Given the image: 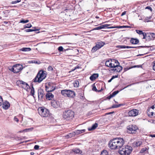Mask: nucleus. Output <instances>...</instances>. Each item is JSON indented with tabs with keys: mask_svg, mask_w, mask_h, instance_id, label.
I'll return each instance as SVG.
<instances>
[{
	"mask_svg": "<svg viewBox=\"0 0 155 155\" xmlns=\"http://www.w3.org/2000/svg\"><path fill=\"white\" fill-rule=\"evenodd\" d=\"M105 64L106 66L109 67L111 71L114 72H120L123 69L118 61L115 59L108 60L106 61Z\"/></svg>",
	"mask_w": 155,
	"mask_h": 155,
	"instance_id": "obj_1",
	"label": "nucleus"
},
{
	"mask_svg": "<svg viewBox=\"0 0 155 155\" xmlns=\"http://www.w3.org/2000/svg\"><path fill=\"white\" fill-rule=\"evenodd\" d=\"M124 141L123 138H116L111 140L109 143V147L111 149H119L124 145Z\"/></svg>",
	"mask_w": 155,
	"mask_h": 155,
	"instance_id": "obj_2",
	"label": "nucleus"
},
{
	"mask_svg": "<svg viewBox=\"0 0 155 155\" xmlns=\"http://www.w3.org/2000/svg\"><path fill=\"white\" fill-rule=\"evenodd\" d=\"M45 72L42 70L39 71L37 74L35 78L33 80V82L40 83L47 76Z\"/></svg>",
	"mask_w": 155,
	"mask_h": 155,
	"instance_id": "obj_3",
	"label": "nucleus"
},
{
	"mask_svg": "<svg viewBox=\"0 0 155 155\" xmlns=\"http://www.w3.org/2000/svg\"><path fill=\"white\" fill-rule=\"evenodd\" d=\"M74 115V112L71 110H65L63 113L62 117L64 119L67 120H72Z\"/></svg>",
	"mask_w": 155,
	"mask_h": 155,
	"instance_id": "obj_4",
	"label": "nucleus"
},
{
	"mask_svg": "<svg viewBox=\"0 0 155 155\" xmlns=\"http://www.w3.org/2000/svg\"><path fill=\"white\" fill-rule=\"evenodd\" d=\"M38 110L39 114L41 117H48L50 116L49 110L44 107H39Z\"/></svg>",
	"mask_w": 155,
	"mask_h": 155,
	"instance_id": "obj_5",
	"label": "nucleus"
},
{
	"mask_svg": "<svg viewBox=\"0 0 155 155\" xmlns=\"http://www.w3.org/2000/svg\"><path fill=\"white\" fill-rule=\"evenodd\" d=\"M61 93L64 97L69 98H74L76 95L75 92L70 90H61Z\"/></svg>",
	"mask_w": 155,
	"mask_h": 155,
	"instance_id": "obj_6",
	"label": "nucleus"
},
{
	"mask_svg": "<svg viewBox=\"0 0 155 155\" xmlns=\"http://www.w3.org/2000/svg\"><path fill=\"white\" fill-rule=\"evenodd\" d=\"M132 151V148L129 145L123 146L121 150L119 151V153L122 155H129Z\"/></svg>",
	"mask_w": 155,
	"mask_h": 155,
	"instance_id": "obj_7",
	"label": "nucleus"
},
{
	"mask_svg": "<svg viewBox=\"0 0 155 155\" xmlns=\"http://www.w3.org/2000/svg\"><path fill=\"white\" fill-rule=\"evenodd\" d=\"M128 132L130 134H135L138 130V127L135 125L131 124L127 127Z\"/></svg>",
	"mask_w": 155,
	"mask_h": 155,
	"instance_id": "obj_8",
	"label": "nucleus"
},
{
	"mask_svg": "<svg viewBox=\"0 0 155 155\" xmlns=\"http://www.w3.org/2000/svg\"><path fill=\"white\" fill-rule=\"evenodd\" d=\"M23 68L22 65L18 64L14 65L10 70L14 73H17L20 72Z\"/></svg>",
	"mask_w": 155,
	"mask_h": 155,
	"instance_id": "obj_9",
	"label": "nucleus"
},
{
	"mask_svg": "<svg viewBox=\"0 0 155 155\" xmlns=\"http://www.w3.org/2000/svg\"><path fill=\"white\" fill-rule=\"evenodd\" d=\"M105 44L104 42L102 41L97 42L96 43L95 46L92 48L91 50V52L92 53L95 52L97 50L103 47Z\"/></svg>",
	"mask_w": 155,
	"mask_h": 155,
	"instance_id": "obj_10",
	"label": "nucleus"
},
{
	"mask_svg": "<svg viewBox=\"0 0 155 155\" xmlns=\"http://www.w3.org/2000/svg\"><path fill=\"white\" fill-rule=\"evenodd\" d=\"M46 91L48 92L54 91L55 89V86L53 83L49 82L45 86Z\"/></svg>",
	"mask_w": 155,
	"mask_h": 155,
	"instance_id": "obj_11",
	"label": "nucleus"
},
{
	"mask_svg": "<svg viewBox=\"0 0 155 155\" xmlns=\"http://www.w3.org/2000/svg\"><path fill=\"white\" fill-rule=\"evenodd\" d=\"M155 38V34L154 33H146V35L145 36L144 39H146V41H148L153 40Z\"/></svg>",
	"mask_w": 155,
	"mask_h": 155,
	"instance_id": "obj_12",
	"label": "nucleus"
},
{
	"mask_svg": "<svg viewBox=\"0 0 155 155\" xmlns=\"http://www.w3.org/2000/svg\"><path fill=\"white\" fill-rule=\"evenodd\" d=\"M139 113V110L137 109H133L130 110L128 112V116L130 117H135Z\"/></svg>",
	"mask_w": 155,
	"mask_h": 155,
	"instance_id": "obj_13",
	"label": "nucleus"
},
{
	"mask_svg": "<svg viewBox=\"0 0 155 155\" xmlns=\"http://www.w3.org/2000/svg\"><path fill=\"white\" fill-rule=\"evenodd\" d=\"M82 153L79 149L75 148L72 149L70 152V155H74L75 154H79Z\"/></svg>",
	"mask_w": 155,
	"mask_h": 155,
	"instance_id": "obj_14",
	"label": "nucleus"
},
{
	"mask_svg": "<svg viewBox=\"0 0 155 155\" xmlns=\"http://www.w3.org/2000/svg\"><path fill=\"white\" fill-rule=\"evenodd\" d=\"M17 83L18 84H22V87L23 88L26 89L28 88V87H29L28 84L25 82L23 81H22L19 80L17 81Z\"/></svg>",
	"mask_w": 155,
	"mask_h": 155,
	"instance_id": "obj_15",
	"label": "nucleus"
},
{
	"mask_svg": "<svg viewBox=\"0 0 155 155\" xmlns=\"http://www.w3.org/2000/svg\"><path fill=\"white\" fill-rule=\"evenodd\" d=\"M44 95V91L42 89H40L38 90V95L39 99H42Z\"/></svg>",
	"mask_w": 155,
	"mask_h": 155,
	"instance_id": "obj_16",
	"label": "nucleus"
},
{
	"mask_svg": "<svg viewBox=\"0 0 155 155\" xmlns=\"http://www.w3.org/2000/svg\"><path fill=\"white\" fill-rule=\"evenodd\" d=\"M10 106L9 103L7 101H5L2 104V107L5 110H7L9 108Z\"/></svg>",
	"mask_w": 155,
	"mask_h": 155,
	"instance_id": "obj_17",
	"label": "nucleus"
},
{
	"mask_svg": "<svg viewBox=\"0 0 155 155\" xmlns=\"http://www.w3.org/2000/svg\"><path fill=\"white\" fill-rule=\"evenodd\" d=\"M142 47V46H140ZM117 48H139L140 47H131L129 46H126L125 45H118L116 46Z\"/></svg>",
	"mask_w": 155,
	"mask_h": 155,
	"instance_id": "obj_18",
	"label": "nucleus"
},
{
	"mask_svg": "<svg viewBox=\"0 0 155 155\" xmlns=\"http://www.w3.org/2000/svg\"><path fill=\"white\" fill-rule=\"evenodd\" d=\"M54 97V95L51 93L48 92L46 95V99L48 100H51Z\"/></svg>",
	"mask_w": 155,
	"mask_h": 155,
	"instance_id": "obj_19",
	"label": "nucleus"
},
{
	"mask_svg": "<svg viewBox=\"0 0 155 155\" xmlns=\"http://www.w3.org/2000/svg\"><path fill=\"white\" fill-rule=\"evenodd\" d=\"M149 148L148 146H147L141 149L140 152V153H148V150Z\"/></svg>",
	"mask_w": 155,
	"mask_h": 155,
	"instance_id": "obj_20",
	"label": "nucleus"
},
{
	"mask_svg": "<svg viewBox=\"0 0 155 155\" xmlns=\"http://www.w3.org/2000/svg\"><path fill=\"white\" fill-rule=\"evenodd\" d=\"M99 74H94L90 77V79L91 81H94L97 78Z\"/></svg>",
	"mask_w": 155,
	"mask_h": 155,
	"instance_id": "obj_21",
	"label": "nucleus"
},
{
	"mask_svg": "<svg viewBox=\"0 0 155 155\" xmlns=\"http://www.w3.org/2000/svg\"><path fill=\"white\" fill-rule=\"evenodd\" d=\"M147 113L149 117H151L153 115L154 113L150 108H149L147 110Z\"/></svg>",
	"mask_w": 155,
	"mask_h": 155,
	"instance_id": "obj_22",
	"label": "nucleus"
},
{
	"mask_svg": "<svg viewBox=\"0 0 155 155\" xmlns=\"http://www.w3.org/2000/svg\"><path fill=\"white\" fill-rule=\"evenodd\" d=\"M136 31L137 33L139 34V35H143V39H145V36L146 35V33L143 32V31L140 30H136Z\"/></svg>",
	"mask_w": 155,
	"mask_h": 155,
	"instance_id": "obj_23",
	"label": "nucleus"
},
{
	"mask_svg": "<svg viewBox=\"0 0 155 155\" xmlns=\"http://www.w3.org/2000/svg\"><path fill=\"white\" fill-rule=\"evenodd\" d=\"M97 127V123H95L91 127H89L88 129L89 131L95 129Z\"/></svg>",
	"mask_w": 155,
	"mask_h": 155,
	"instance_id": "obj_24",
	"label": "nucleus"
},
{
	"mask_svg": "<svg viewBox=\"0 0 155 155\" xmlns=\"http://www.w3.org/2000/svg\"><path fill=\"white\" fill-rule=\"evenodd\" d=\"M130 42L133 44H137L139 42V41L137 39L132 38L130 40Z\"/></svg>",
	"mask_w": 155,
	"mask_h": 155,
	"instance_id": "obj_25",
	"label": "nucleus"
},
{
	"mask_svg": "<svg viewBox=\"0 0 155 155\" xmlns=\"http://www.w3.org/2000/svg\"><path fill=\"white\" fill-rule=\"evenodd\" d=\"M142 144V142L141 141H137L135 142L134 143V145L135 147H138L140 146Z\"/></svg>",
	"mask_w": 155,
	"mask_h": 155,
	"instance_id": "obj_26",
	"label": "nucleus"
},
{
	"mask_svg": "<svg viewBox=\"0 0 155 155\" xmlns=\"http://www.w3.org/2000/svg\"><path fill=\"white\" fill-rule=\"evenodd\" d=\"M75 134L74 132H72L69 133L68 134L65 136V137L67 139L71 138L74 136Z\"/></svg>",
	"mask_w": 155,
	"mask_h": 155,
	"instance_id": "obj_27",
	"label": "nucleus"
},
{
	"mask_svg": "<svg viewBox=\"0 0 155 155\" xmlns=\"http://www.w3.org/2000/svg\"><path fill=\"white\" fill-rule=\"evenodd\" d=\"M131 27L127 25H124L122 26H115V27H111L110 28H130Z\"/></svg>",
	"mask_w": 155,
	"mask_h": 155,
	"instance_id": "obj_28",
	"label": "nucleus"
},
{
	"mask_svg": "<svg viewBox=\"0 0 155 155\" xmlns=\"http://www.w3.org/2000/svg\"><path fill=\"white\" fill-rule=\"evenodd\" d=\"M51 105L54 107H57L58 106V104L54 100H52L51 102Z\"/></svg>",
	"mask_w": 155,
	"mask_h": 155,
	"instance_id": "obj_29",
	"label": "nucleus"
},
{
	"mask_svg": "<svg viewBox=\"0 0 155 155\" xmlns=\"http://www.w3.org/2000/svg\"><path fill=\"white\" fill-rule=\"evenodd\" d=\"M40 29H27L25 30V31L26 32H32L33 31H39Z\"/></svg>",
	"mask_w": 155,
	"mask_h": 155,
	"instance_id": "obj_30",
	"label": "nucleus"
},
{
	"mask_svg": "<svg viewBox=\"0 0 155 155\" xmlns=\"http://www.w3.org/2000/svg\"><path fill=\"white\" fill-rule=\"evenodd\" d=\"M136 67H138V65H137V66L135 65V66H133L131 67H127L126 68H124V72H125L132 68H136Z\"/></svg>",
	"mask_w": 155,
	"mask_h": 155,
	"instance_id": "obj_31",
	"label": "nucleus"
},
{
	"mask_svg": "<svg viewBox=\"0 0 155 155\" xmlns=\"http://www.w3.org/2000/svg\"><path fill=\"white\" fill-rule=\"evenodd\" d=\"M21 50L23 51H30L31 49L29 48H23L21 49Z\"/></svg>",
	"mask_w": 155,
	"mask_h": 155,
	"instance_id": "obj_32",
	"label": "nucleus"
},
{
	"mask_svg": "<svg viewBox=\"0 0 155 155\" xmlns=\"http://www.w3.org/2000/svg\"><path fill=\"white\" fill-rule=\"evenodd\" d=\"M124 105L123 104H120L118 105H114L112 106L110 108H116L118 107H120L121 106H122Z\"/></svg>",
	"mask_w": 155,
	"mask_h": 155,
	"instance_id": "obj_33",
	"label": "nucleus"
},
{
	"mask_svg": "<svg viewBox=\"0 0 155 155\" xmlns=\"http://www.w3.org/2000/svg\"><path fill=\"white\" fill-rule=\"evenodd\" d=\"M92 90H93V91H96V92H101L102 91L103 89H102V88H101V89L100 90H98L97 89L96 86L95 85H94L93 87Z\"/></svg>",
	"mask_w": 155,
	"mask_h": 155,
	"instance_id": "obj_34",
	"label": "nucleus"
},
{
	"mask_svg": "<svg viewBox=\"0 0 155 155\" xmlns=\"http://www.w3.org/2000/svg\"><path fill=\"white\" fill-rule=\"evenodd\" d=\"M74 86V87H78L79 85V82L77 80H75L73 83Z\"/></svg>",
	"mask_w": 155,
	"mask_h": 155,
	"instance_id": "obj_35",
	"label": "nucleus"
},
{
	"mask_svg": "<svg viewBox=\"0 0 155 155\" xmlns=\"http://www.w3.org/2000/svg\"><path fill=\"white\" fill-rule=\"evenodd\" d=\"M32 27V25L30 23H29L26 24L24 26V28H29Z\"/></svg>",
	"mask_w": 155,
	"mask_h": 155,
	"instance_id": "obj_36",
	"label": "nucleus"
},
{
	"mask_svg": "<svg viewBox=\"0 0 155 155\" xmlns=\"http://www.w3.org/2000/svg\"><path fill=\"white\" fill-rule=\"evenodd\" d=\"M30 93L31 95H32L33 97H34L35 90L33 86L31 88V89Z\"/></svg>",
	"mask_w": 155,
	"mask_h": 155,
	"instance_id": "obj_37",
	"label": "nucleus"
},
{
	"mask_svg": "<svg viewBox=\"0 0 155 155\" xmlns=\"http://www.w3.org/2000/svg\"><path fill=\"white\" fill-rule=\"evenodd\" d=\"M108 153L106 150H103L101 153V155H107Z\"/></svg>",
	"mask_w": 155,
	"mask_h": 155,
	"instance_id": "obj_38",
	"label": "nucleus"
},
{
	"mask_svg": "<svg viewBox=\"0 0 155 155\" xmlns=\"http://www.w3.org/2000/svg\"><path fill=\"white\" fill-rule=\"evenodd\" d=\"M110 25L107 24L102 25L103 28H110L111 27H109V26H110Z\"/></svg>",
	"mask_w": 155,
	"mask_h": 155,
	"instance_id": "obj_39",
	"label": "nucleus"
},
{
	"mask_svg": "<svg viewBox=\"0 0 155 155\" xmlns=\"http://www.w3.org/2000/svg\"><path fill=\"white\" fill-rule=\"evenodd\" d=\"M152 65L153 70L155 71V60L152 63Z\"/></svg>",
	"mask_w": 155,
	"mask_h": 155,
	"instance_id": "obj_40",
	"label": "nucleus"
},
{
	"mask_svg": "<svg viewBox=\"0 0 155 155\" xmlns=\"http://www.w3.org/2000/svg\"><path fill=\"white\" fill-rule=\"evenodd\" d=\"M29 20H21L20 21L21 23H26L29 22Z\"/></svg>",
	"mask_w": 155,
	"mask_h": 155,
	"instance_id": "obj_41",
	"label": "nucleus"
},
{
	"mask_svg": "<svg viewBox=\"0 0 155 155\" xmlns=\"http://www.w3.org/2000/svg\"><path fill=\"white\" fill-rule=\"evenodd\" d=\"M103 28L102 26V25L100 26H98V27H97L95 28H94V30H100V29H103Z\"/></svg>",
	"mask_w": 155,
	"mask_h": 155,
	"instance_id": "obj_42",
	"label": "nucleus"
},
{
	"mask_svg": "<svg viewBox=\"0 0 155 155\" xmlns=\"http://www.w3.org/2000/svg\"><path fill=\"white\" fill-rule=\"evenodd\" d=\"M119 92V91H114L111 94L112 96H113V97H114L117 94H118Z\"/></svg>",
	"mask_w": 155,
	"mask_h": 155,
	"instance_id": "obj_43",
	"label": "nucleus"
},
{
	"mask_svg": "<svg viewBox=\"0 0 155 155\" xmlns=\"http://www.w3.org/2000/svg\"><path fill=\"white\" fill-rule=\"evenodd\" d=\"M21 2V0H16L15 1H13L11 2V3L12 4H15Z\"/></svg>",
	"mask_w": 155,
	"mask_h": 155,
	"instance_id": "obj_44",
	"label": "nucleus"
},
{
	"mask_svg": "<svg viewBox=\"0 0 155 155\" xmlns=\"http://www.w3.org/2000/svg\"><path fill=\"white\" fill-rule=\"evenodd\" d=\"M48 70L49 71H53V68H52L51 66H50L48 67Z\"/></svg>",
	"mask_w": 155,
	"mask_h": 155,
	"instance_id": "obj_45",
	"label": "nucleus"
},
{
	"mask_svg": "<svg viewBox=\"0 0 155 155\" xmlns=\"http://www.w3.org/2000/svg\"><path fill=\"white\" fill-rule=\"evenodd\" d=\"M58 50L59 51H63V48L62 46H60L58 48Z\"/></svg>",
	"mask_w": 155,
	"mask_h": 155,
	"instance_id": "obj_46",
	"label": "nucleus"
},
{
	"mask_svg": "<svg viewBox=\"0 0 155 155\" xmlns=\"http://www.w3.org/2000/svg\"><path fill=\"white\" fill-rule=\"evenodd\" d=\"M3 102V99L2 97L0 96V106H1Z\"/></svg>",
	"mask_w": 155,
	"mask_h": 155,
	"instance_id": "obj_47",
	"label": "nucleus"
},
{
	"mask_svg": "<svg viewBox=\"0 0 155 155\" xmlns=\"http://www.w3.org/2000/svg\"><path fill=\"white\" fill-rule=\"evenodd\" d=\"M14 120L16 122H18L19 121L18 119V118L16 117V116H15L14 118Z\"/></svg>",
	"mask_w": 155,
	"mask_h": 155,
	"instance_id": "obj_48",
	"label": "nucleus"
},
{
	"mask_svg": "<svg viewBox=\"0 0 155 155\" xmlns=\"http://www.w3.org/2000/svg\"><path fill=\"white\" fill-rule=\"evenodd\" d=\"M39 146L38 145H35L34 146V148L36 150H38L39 149Z\"/></svg>",
	"mask_w": 155,
	"mask_h": 155,
	"instance_id": "obj_49",
	"label": "nucleus"
},
{
	"mask_svg": "<svg viewBox=\"0 0 155 155\" xmlns=\"http://www.w3.org/2000/svg\"><path fill=\"white\" fill-rule=\"evenodd\" d=\"M29 129H26L19 131V133H22L25 132V130H29Z\"/></svg>",
	"mask_w": 155,
	"mask_h": 155,
	"instance_id": "obj_50",
	"label": "nucleus"
},
{
	"mask_svg": "<svg viewBox=\"0 0 155 155\" xmlns=\"http://www.w3.org/2000/svg\"><path fill=\"white\" fill-rule=\"evenodd\" d=\"M113 96L112 95V94H110V95L107 96V99H110V98H111L112 97H113Z\"/></svg>",
	"mask_w": 155,
	"mask_h": 155,
	"instance_id": "obj_51",
	"label": "nucleus"
},
{
	"mask_svg": "<svg viewBox=\"0 0 155 155\" xmlns=\"http://www.w3.org/2000/svg\"><path fill=\"white\" fill-rule=\"evenodd\" d=\"M145 9H148L150 10L151 11L152 10V8L150 6H147L146 8Z\"/></svg>",
	"mask_w": 155,
	"mask_h": 155,
	"instance_id": "obj_52",
	"label": "nucleus"
},
{
	"mask_svg": "<svg viewBox=\"0 0 155 155\" xmlns=\"http://www.w3.org/2000/svg\"><path fill=\"white\" fill-rule=\"evenodd\" d=\"M85 130L84 129L79 130V133H84L85 132Z\"/></svg>",
	"mask_w": 155,
	"mask_h": 155,
	"instance_id": "obj_53",
	"label": "nucleus"
},
{
	"mask_svg": "<svg viewBox=\"0 0 155 155\" xmlns=\"http://www.w3.org/2000/svg\"><path fill=\"white\" fill-rule=\"evenodd\" d=\"M17 116H18L19 117H21V119H22V120H23V116L22 114H20Z\"/></svg>",
	"mask_w": 155,
	"mask_h": 155,
	"instance_id": "obj_54",
	"label": "nucleus"
},
{
	"mask_svg": "<svg viewBox=\"0 0 155 155\" xmlns=\"http://www.w3.org/2000/svg\"><path fill=\"white\" fill-rule=\"evenodd\" d=\"M118 77V75H113L112 76V79H114V78H117Z\"/></svg>",
	"mask_w": 155,
	"mask_h": 155,
	"instance_id": "obj_55",
	"label": "nucleus"
},
{
	"mask_svg": "<svg viewBox=\"0 0 155 155\" xmlns=\"http://www.w3.org/2000/svg\"><path fill=\"white\" fill-rule=\"evenodd\" d=\"M145 20V21L146 22H148L150 21L149 19H148V18H146Z\"/></svg>",
	"mask_w": 155,
	"mask_h": 155,
	"instance_id": "obj_56",
	"label": "nucleus"
},
{
	"mask_svg": "<svg viewBox=\"0 0 155 155\" xmlns=\"http://www.w3.org/2000/svg\"><path fill=\"white\" fill-rule=\"evenodd\" d=\"M126 11H124V12H123L121 14V15L122 16L125 15L126 14Z\"/></svg>",
	"mask_w": 155,
	"mask_h": 155,
	"instance_id": "obj_57",
	"label": "nucleus"
},
{
	"mask_svg": "<svg viewBox=\"0 0 155 155\" xmlns=\"http://www.w3.org/2000/svg\"><path fill=\"white\" fill-rule=\"evenodd\" d=\"M114 113V111H113V112H110L108 113H107V115L110 114H113Z\"/></svg>",
	"mask_w": 155,
	"mask_h": 155,
	"instance_id": "obj_58",
	"label": "nucleus"
},
{
	"mask_svg": "<svg viewBox=\"0 0 155 155\" xmlns=\"http://www.w3.org/2000/svg\"><path fill=\"white\" fill-rule=\"evenodd\" d=\"M150 136L152 137H155V134L150 135Z\"/></svg>",
	"mask_w": 155,
	"mask_h": 155,
	"instance_id": "obj_59",
	"label": "nucleus"
},
{
	"mask_svg": "<svg viewBox=\"0 0 155 155\" xmlns=\"http://www.w3.org/2000/svg\"><path fill=\"white\" fill-rule=\"evenodd\" d=\"M3 22L4 23V24L5 25H6L8 23V22L6 21H4Z\"/></svg>",
	"mask_w": 155,
	"mask_h": 155,
	"instance_id": "obj_60",
	"label": "nucleus"
},
{
	"mask_svg": "<svg viewBox=\"0 0 155 155\" xmlns=\"http://www.w3.org/2000/svg\"><path fill=\"white\" fill-rule=\"evenodd\" d=\"M151 108H152V109H153L154 108H155V107L154 106V105H153L151 106V107H150Z\"/></svg>",
	"mask_w": 155,
	"mask_h": 155,
	"instance_id": "obj_61",
	"label": "nucleus"
},
{
	"mask_svg": "<svg viewBox=\"0 0 155 155\" xmlns=\"http://www.w3.org/2000/svg\"><path fill=\"white\" fill-rule=\"evenodd\" d=\"M79 68V67H75L74 68V69L73 70V71H74V70H75V69H76L77 68Z\"/></svg>",
	"mask_w": 155,
	"mask_h": 155,
	"instance_id": "obj_62",
	"label": "nucleus"
},
{
	"mask_svg": "<svg viewBox=\"0 0 155 155\" xmlns=\"http://www.w3.org/2000/svg\"><path fill=\"white\" fill-rule=\"evenodd\" d=\"M113 79H112V78L110 80H109L108 81V82H110L111 81L113 80Z\"/></svg>",
	"mask_w": 155,
	"mask_h": 155,
	"instance_id": "obj_63",
	"label": "nucleus"
},
{
	"mask_svg": "<svg viewBox=\"0 0 155 155\" xmlns=\"http://www.w3.org/2000/svg\"><path fill=\"white\" fill-rule=\"evenodd\" d=\"M34 153L33 152H31L30 153V154L31 155H33L34 154Z\"/></svg>",
	"mask_w": 155,
	"mask_h": 155,
	"instance_id": "obj_64",
	"label": "nucleus"
}]
</instances>
